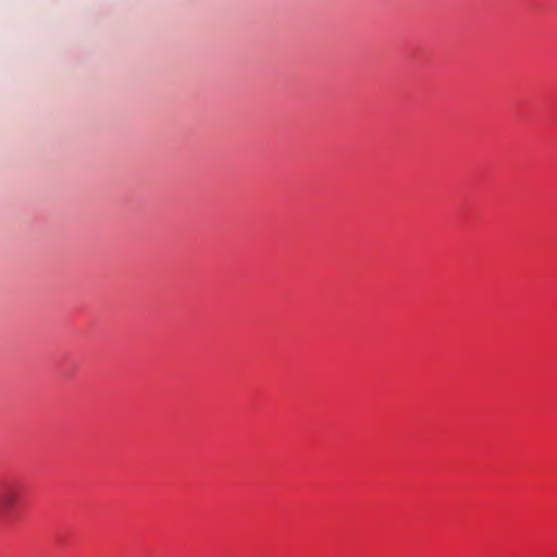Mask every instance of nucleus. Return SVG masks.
Instances as JSON below:
<instances>
[{
  "label": "nucleus",
  "mask_w": 557,
  "mask_h": 557,
  "mask_svg": "<svg viewBox=\"0 0 557 557\" xmlns=\"http://www.w3.org/2000/svg\"><path fill=\"white\" fill-rule=\"evenodd\" d=\"M21 487L13 482L0 483V521L10 522L18 513Z\"/></svg>",
  "instance_id": "nucleus-1"
}]
</instances>
